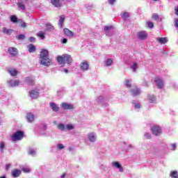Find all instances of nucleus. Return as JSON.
Returning a JSON list of instances; mask_svg holds the SVG:
<instances>
[{
  "instance_id": "nucleus-1",
  "label": "nucleus",
  "mask_w": 178,
  "mask_h": 178,
  "mask_svg": "<svg viewBox=\"0 0 178 178\" xmlns=\"http://www.w3.org/2000/svg\"><path fill=\"white\" fill-rule=\"evenodd\" d=\"M49 53L48 50L42 49L40 51L39 62L42 66H51L52 65V59L49 58L48 56Z\"/></svg>"
},
{
  "instance_id": "nucleus-2",
  "label": "nucleus",
  "mask_w": 178,
  "mask_h": 178,
  "mask_svg": "<svg viewBox=\"0 0 178 178\" xmlns=\"http://www.w3.org/2000/svg\"><path fill=\"white\" fill-rule=\"evenodd\" d=\"M57 62L60 66H65V63L67 65L72 63L73 62V58H72V56L69 54H63L62 56H58L56 57Z\"/></svg>"
},
{
  "instance_id": "nucleus-3",
  "label": "nucleus",
  "mask_w": 178,
  "mask_h": 178,
  "mask_svg": "<svg viewBox=\"0 0 178 178\" xmlns=\"http://www.w3.org/2000/svg\"><path fill=\"white\" fill-rule=\"evenodd\" d=\"M24 137V133L21 131H17L13 135V141H17L22 140Z\"/></svg>"
},
{
  "instance_id": "nucleus-4",
  "label": "nucleus",
  "mask_w": 178,
  "mask_h": 178,
  "mask_svg": "<svg viewBox=\"0 0 178 178\" xmlns=\"http://www.w3.org/2000/svg\"><path fill=\"white\" fill-rule=\"evenodd\" d=\"M87 138L90 143H95L97 138V134L95 132H90L87 134Z\"/></svg>"
},
{
  "instance_id": "nucleus-5",
  "label": "nucleus",
  "mask_w": 178,
  "mask_h": 178,
  "mask_svg": "<svg viewBox=\"0 0 178 178\" xmlns=\"http://www.w3.org/2000/svg\"><path fill=\"white\" fill-rule=\"evenodd\" d=\"M151 130L154 136H161V134H162V130L161 129V127L156 125L153 126Z\"/></svg>"
},
{
  "instance_id": "nucleus-6",
  "label": "nucleus",
  "mask_w": 178,
  "mask_h": 178,
  "mask_svg": "<svg viewBox=\"0 0 178 178\" xmlns=\"http://www.w3.org/2000/svg\"><path fill=\"white\" fill-rule=\"evenodd\" d=\"M8 83L9 87H19V86H22V82L19 80H10Z\"/></svg>"
},
{
  "instance_id": "nucleus-7",
  "label": "nucleus",
  "mask_w": 178,
  "mask_h": 178,
  "mask_svg": "<svg viewBox=\"0 0 178 178\" xmlns=\"http://www.w3.org/2000/svg\"><path fill=\"white\" fill-rule=\"evenodd\" d=\"M154 82L156 83V87H158V88H163L164 87L163 81L161 78L159 77L155 78Z\"/></svg>"
},
{
  "instance_id": "nucleus-8",
  "label": "nucleus",
  "mask_w": 178,
  "mask_h": 178,
  "mask_svg": "<svg viewBox=\"0 0 178 178\" xmlns=\"http://www.w3.org/2000/svg\"><path fill=\"white\" fill-rule=\"evenodd\" d=\"M89 67L90 65H88V63H87L86 61H83L80 63V69L81 70H82V72H87Z\"/></svg>"
},
{
  "instance_id": "nucleus-9",
  "label": "nucleus",
  "mask_w": 178,
  "mask_h": 178,
  "mask_svg": "<svg viewBox=\"0 0 178 178\" xmlns=\"http://www.w3.org/2000/svg\"><path fill=\"white\" fill-rule=\"evenodd\" d=\"M60 106L61 108H63V109H65V111H70V109H74L73 104L67 103H61Z\"/></svg>"
},
{
  "instance_id": "nucleus-10",
  "label": "nucleus",
  "mask_w": 178,
  "mask_h": 178,
  "mask_svg": "<svg viewBox=\"0 0 178 178\" xmlns=\"http://www.w3.org/2000/svg\"><path fill=\"white\" fill-rule=\"evenodd\" d=\"M8 53L11 56H16L17 54H19V51H17V49L15 47H9L8 48Z\"/></svg>"
},
{
  "instance_id": "nucleus-11",
  "label": "nucleus",
  "mask_w": 178,
  "mask_h": 178,
  "mask_svg": "<svg viewBox=\"0 0 178 178\" xmlns=\"http://www.w3.org/2000/svg\"><path fill=\"white\" fill-rule=\"evenodd\" d=\"M138 37L139 40H145V38L148 37V35L147 34V32L142 31L140 32H138Z\"/></svg>"
},
{
  "instance_id": "nucleus-12",
  "label": "nucleus",
  "mask_w": 178,
  "mask_h": 178,
  "mask_svg": "<svg viewBox=\"0 0 178 178\" xmlns=\"http://www.w3.org/2000/svg\"><path fill=\"white\" fill-rule=\"evenodd\" d=\"M39 95L40 92H38V90H33L30 92L31 98H33V99H37Z\"/></svg>"
},
{
  "instance_id": "nucleus-13",
  "label": "nucleus",
  "mask_w": 178,
  "mask_h": 178,
  "mask_svg": "<svg viewBox=\"0 0 178 178\" xmlns=\"http://www.w3.org/2000/svg\"><path fill=\"white\" fill-rule=\"evenodd\" d=\"M112 166H113V168H116V169H119L120 172H123V167L122 166V165L120 164L119 162L118 161H113L111 163Z\"/></svg>"
},
{
  "instance_id": "nucleus-14",
  "label": "nucleus",
  "mask_w": 178,
  "mask_h": 178,
  "mask_svg": "<svg viewBox=\"0 0 178 178\" xmlns=\"http://www.w3.org/2000/svg\"><path fill=\"white\" fill-rule=\"evenodd\" d=\"M63 1V0H51V3L55 6L56 8H60Z\"/></svg>"
},
{
  "instance_id": "nucleus-15",
  "label": "nucleus",
  "mask_w": 178,
  "mask_h": 178,
  "mask_svg": "<svg viewBox=\"0 0 178 178\" xmlns=\"http://www.w3.org/2000/svg\"><path fill=\"white\" fill-rule=\"evenodd\" d=\"M34 114H33L32 113H28L26 114V120L27 122H29V123L34 122Z\"/></svg>"
},
{
  "instance_id": "nucleus-16",
  "label": "nucleus",
  "mask_w": 178,
  "mask_h": 178,
  "mask_svg": "<svg viewBox=\"0 0 178 178\" xmlns=\"http://www.w3.org/2000/svg\"><path fill=\"white\" fill-rule=\"evenodd\" d=\"M131 94L134 97H137L141 94V90L138 88H136L131 90Z\"/></svg>"
},
{
  "instance_id": "nucleus-17",
  "label": "nucleus",
  "mask_w": 178,
  "mask_h": 178,
  "mask_svg": "<svg viewBox=\"0 0 178 178\" xmlns=\"http://www.w3.org/2000/svg\"><path fill=\"white\" fill-rule=\"evenodd\" d=\"M63 32L67 37H74V33L68 29H64Z\"/></svg>"
},
{
  "instance_id": "nucleus-18",
  "label": "nucleus",
  "mask_w": 178,
  "mask_h": 178,
  "mask_svg": "<svg viewBox=\"0 0 178 178\" xmlns=\"http://www.w3.org/2000/svg\"><path fill=\"white\" fill-rule=\"evenodd\" d=\"M11 173L13 177H19V176H20V173H22V171L20 170H14Z\"/></svg>"
},
{
  "instance_id": "nucleus-19",
  "label": "nucleus",
  "mask_w": 178,
  "mask_h": 178,
  "mask_svg": "<svg viewBox=\"0 0 178 178\" xmlns=\"http://www.w3.org/2000/svg\"><path fill=\"white\" fill-rule=\"evenodd\" d=\"M156 40L158 42H159V44H166V42H168V38H157Z\"/></svg>"
},
{
  "instance_id": "nucleus-20",
  "label": "nucleus",
  "mask_w": 178,
  "mask_h": 178,
  "mask_svg": "<svg viewBox=\"0 0 178 178\" xmlns=\"http://www.w3.org/2000/svg\"><path fill=\"white\" fill-rule=\"evenodd\" d=\"M50 108H51V109H52V111H54V112L59 111V107L55 103H50Z\"/></svg>"
},
{
  "instance_id": "nucleus-21",
  "label": "nucleus",
  "mask_w": 178,
  "mask_h": 178,
  "mask_svg": "<svg viewBox=\"0 0 178 178\" xmlns=\"http://www.w3.org/2000/svg\"><path fill=\"white\" fill-rule=\"evenodd\" d=\"M148 101L150 104H154L156 101V99L155 98V96L153 95H149L147 96Z\"/></svg>"
},
{
  "instance_id": "nucleus-22",
  "label": "nucleus",
  "mask_w": 178,
  "mask_h": 178,
  "mask_svg": "<svg viewBox=\"0 0 178 178\" xmlns=\"http://www.w3.org/2000/svg\"><path fill=\"white\" fill-rule=\"evenodd\" d=\"M3 33L4 34H7V35H10V34H12V33H13V30L9 29L6 27H4V28H3Z\"/></svg>"
},
{
  "instance_id": "nucleus-23",
  "label": "nucleus",
  "mask_w": 178,
  "mask_h": 178,
  "mask_svg": "<svg viewBox=\"0 0 178 178\" xmlns=\"http://www.w3.org/2000/svg\"><path fill=\"white\" fill-rule=\"evenodd\" d=\"M63 22H65V15H60L58 22V26L60 29H62V27H63Z\"/></svg>"
},
{
  "instance_id": "nucleus-24",
  "label": "nucleus",
  "mask_w": 178,
  "mask_h": 178,
  "mask_svg": "<svg viewBox=\"0 0 178 178\" xmlns=\"http://www.w3.org/2000/svg\"><path fill=\"white\" fill-rule=\"evenodd\" d=\"M113 29V26H104V31L106 33V35H109V32Z\"/></svg>"
},
{
  "instance_id": "nucleus-25",
  "label": "nucleus",
  "mask_w": 178,
  "mask_h": 178,
  "mask_svg": "<svg viewBox=\"0 0 178 178\" xmlns=\"http://www.w3.org/2000/svg\"><path fill=\"white\" fill-rule=\"evenodd\" d=\"M46 131H47V125H43L40 129L39 133L42 136H44V134H47Z\"/></svg>"
},
{
  "instance_id": "nucleus-26",
  "label": "nucleus",
  "mask_w": 178,
  "mask_h": 178,
  "mask_svg": "<svg viewBox=\"0 0 178 178\" xmlns=\"http://www.w3.org/2000/svg\"><path fill=\"white\" fill-rule=\"evenodd\" d=\"M8 73L10 74V76H17V70H16L15 69L9 70Z\"/></svg>"
},
{
  "instance_id": "nucleus-27",
  "label": "nucleus",
  "mask_w": 178,
  "mask_h": 178,
  "mask_svg": "<svg viewBox=\"0 0 178 178\" xmlns=\"http://www.w3.org/2000/svg\"><path fill=\"white\" fill-rule=\"evenodd\" d=\"M28 50L29 52L31 53V52H35V46L33 45V44H29L28 46Z\"/></svg>"
},
{
  "instance_id": "nucleus-28",
  "label": "nucleus",
  "mask_w": 178,
  "mask_h": 178,
  "mask_svg": "<svg viewBox=\"0 0 178 178\" xmlns=\"http://www.w3.org/2000/svg\"><path fill=\"white\" fill-rule=\"evenodd\" d=\"M18 8H19V9H21V10H26V6L24 5L23 3L22 2H18L17 3Z\"/></svg>"
},
{
  "instance_id": "nucleus-29",
  "label": "nucleus",
  "mask_w": 178,
  "mask_h": 178,
  "mask_svg": "<svg viewBox=\"0 0 178 178\" xmlns=\"http://www.w3.org/2000/svg\"><path fill=\"white\" fill-rule=\"evenodd\" d=\"M26 83H27V84H33L34 83V79L29 76L26 78Z\"/></svg>"
},
{
  "instance_id": "nucleus-30",
  "label": "nucleus",
  "mask_w": 178,
  "mask_h": 178,
  "mask_svg": "<svg viewBox=\"0 0 178 178\" xmlns=\"http://www.w3.org/2000/svg\"><path fill=\"white\" fill-rule=\"evenodd\" d=\"M125 85L127 88H130L131 87V80L126 79L125 80Z\"/></svg>"
},
{
  "instance_id": "nucleus-31",
  "label": "nucleus",
  "mask_w": 178,
  "mask_h": 178,
  "mask_svg": "<svg viewBox=\"0 0 178 178\" xmlns=\"http://www.w3.org/2000/svg\"><path fill=\"white\" fill-rule=\"evenodd\" d=\"M170 177L172 178H178V172H177V171H172L170 172Z\"/></svg>"
},
{
  "instance_id": "nucleus-32",
  "label": "nucleus",
  "mask_w": 178,
  "mask_h": 178,
  "mask_svg": "<svg viewBox=\"0 0 178 178\" xmlns=\"http://www.w3.org/2000/svg\"><path fill=\"white\" fill-rule=\"evenodd\" d=\"M113 63V59L108 58L106 60V66H111Z\"/></svg>"
},
{
  "instance_id": "nucleus-33",
  "label": "nucleus",
  "mask_w": 178,
  "mask_h": 178,
  "mask_svg": "<svg viewBox=\"0 0 178 178\" xmlns=\"http://www.w3.org/2000/svg\"><path fill=\"white\" fill-rule=\"evenodd\" d=\"M46 27L47 31H54V26H52L51 24H47Z\"/></svg>"
},
{
  "instance_id": "nucleus-34",
  "label": "nucleus",
  "mask_w": 178,
  "mask_h": 178,
  "mask_svg": "<svg viewBox=\"0 0 178 178\" xmlns=\"http://www.w3.org/2000/svg\"><path fill=\"white\" fill-rule=\"evenodd\" d=\"M10 21L13 22V23H17V17H16V15H12L10 17Z\"/></svg>"
},
{
  "instance_id": "nucleus-35",
  "label": "nucleus",
  "mask_w": 178,
  "mask_h": 178,
  "mask_svg": "<svg viewBox=\"0 0 178 178\" xmlns=\"http://www.w3.org/2000/svg\"><path fill=\"white\" fill-rule=\"evenodd\" d=\"M38 37H40V38H42V40H44V38H45V33L44 32H39L38 33Z\"/></svg>"
},
{
  "instance_id": "nucleus-36",
  "label": "nucleus",
  "mask_w": 178,
  "mask_h": 178,
  "mask_svg": "<svg viewBox=\"0 0 178 178\" xmlns=\"http://www.w3.org/2000/svg\"><path fill=\"white\" fill-rule=\"evenodd\" d=\"M58 129H59V130H61L62 131H65V124H59L58 125Z\"/></svg>"
},
{
  "instance_id": "nucleus-37",
  "label": "nucleus",
  "mask_w": 178,
  "mask_h": 178,
  "mask_svg": "<svg viewBox=\"0 0 178 178\" xmlns=\"http://www.w3.org/2000/svg\"><path fill=\"white\" fill-rule=\"evenodd\" d=\"M122 16L123 19H129V17H130V14H129V13H123Z\"/></svg>"
},
{
  "instance_id": "nucleus-38",
  "label": "nucleus",
  "mask_w": 178,
  "mask_h": 178,
  "mask_svg": "<svg viewBox=\"0 0 178 178\" xmlns=\"http://www.w3.org/2000/svg\"><path fill=\"white\" fill-rule=\"evenodd\" d=\"M19 26L20 27H22V29H26V27H27V24L26 22H24L23 21H21L19 22Z\"/></svg>"
},
{
  "instance_id": "nucleus-39",
  "label": "nucleus",
  "mask_w": 178,
  "mask_h": 178,
  "mask_svg": "<svg viewBox=\"0 0 178 178\" xmlns=\"http://www.w3.org/2000/svg\"><path fill=\"white\" fill-rule=\"evenodd\" d=\"M138 66L137 65V63H134L131 66V69L133 70V72H136V70H137Z\"/></svg>"
},
{
  "instance_id": "nucleus-40",
  "label": "nucleus",
  "mask_w": 178,
  "mask_h": 178,
  "mask_svg": "<svg viewBox=\"0 0 178 178\" xmlns=\"http://www.w3.org/2000/svg\"><path fill=\"white\" fill-rule=\"evenodd\" d=\"M17 40H24L26 36L24 34H20L16 36Z\"/></svg>"
},
{
  "instance_id": "nucleus-41",
  "label": "nucleus",
  "mask_w": 178,
  "mask_h": 178,
  "mask_svg": "<svg viewBox=\"0 0 178 178\" xmlns=\"http://www.w3.org/2000/svg\"><path fill=\"white\" fill-rule=\"evenodd\" d=\"M22 170L24 173H30L31 170L30 168H27V167H23L22 168Z\"/></svg>"
},
{
  "instance_id": "nucleus-42",
  "label": "nucleus",
  "mask_w": 178,
  "mask_h": 178,
  "mask_svg": "<svg viewBox=\"0 0 178 178\" xmlns=\"http://www.w3.org/2000/svg\"><path fill=\"white\" fill-rule=\"evenodd\" d=\"M29 155L34 156V155H35V150L31 149L29 150Z\"/></svg>"
},
{
  "instance_id": "nucleus-43",
  "label": "nucleus",
  "mask_w": 178,
  "mask_h": 178,
  "mask_svg": "<svg viewBox=\"0 0 178 178\" xmlns=\"http://www.w3.org/2000/svg\"><path fill=\"white\" fill-rule=\"evenodd\" d=\"M3 148H5V143L1 142L0 143V149L1 152H3Z\"/></svg>"
},
{
  "instance_id": "nucleus-44",
  "label": "nucleus",
  "mask_w": 178,
  "mask_h": 178,
  "mask_svg": "<svg viewBox=\"0 0 178 178\" xmlns=\"http://www.w3.org/2000/svg\"><path fill=\"white\" fill-rule=\"evenodd\" d=\"M65 127L67 129V130H73L74 129V127H73L72 124H67Z\"/></svg>"
},
{
  "instance_id": "nucleus-45",
  "label": "nucleus",
  "mask_w": 178,
  "mask_h": 178,
  "mask_svg": "<svg viewBox=\"0 0 178 178\" xmlns=\"http://www.w3.org/2000/svg\"><path fill=\"white\" fill-rule=\"evenodd\" d=\"M58 149H63L65 146L62 143H59L57 145Z\"/></svg>"
},
{
  "instance_id": "nucleus-46",
  "label": "nucleus",
  "mask_w": 178,
  "mask_h": 178,
  "mask_svg": "<svg viewBox=\"0 0 178 178\" xmlns=\"http://www.w3.org/2000/svg\"><path fill=\"white\" fill-rule=\"evenodd\" d=\"M152 18L154 20H159V15H158V14H153L152 15Z\"/></svg>"
},
{
  "instance_id": "nucleus-47",
  "label": "nucleus",
  "mask_w": 178,
  "mask_h": 178,
  "mask_svg": "<svg viewBox=\"0 0 178 178\" xmlns=\"http://www.w3.org/2000/svg\"><path fill=\"white\" fill-rule=\"evenodd\" d=\"M149 29H153L154 28V23H152V22H148L147 23Z\"/></svg>"
},
{
  "instance_id": "nucleus-48",
  "label": "nucleus",
  "mask_w": 178,
  "mask_h": 178,
  "mask_svg": "<svg viewBox=\"0 0 178 178\" xmlns=\"http://www.w3.org/2000/svg\"><path fill=\"white\" fill-rule=\"evenodd\" d=\"M134 108L136 109H140L141 108V104H140V103H135Z\"/></svg>"
},
{
  "instance_id": "nucleus-49",
  "label": "nucleus",
  "mask_w": 178,
  "mask_h": 178,
  "mask_svg": "<svg viewBox=\"0 0 178 178\" xmlns=\"http://www.w3.org/2000/svg\"><path fill=\"white\" fill-rule=\"evenodd\" d=\"M144 136L145 138H147V140H149V138H151V134L149 133H145Z\"/></svg>"
},
{
  "instance_id": "nucleus-50",
  "label": "nucleus",
  "mask_w": 178,
  "mask_h": 178,
  "mask_svg": "<svg viewBox=\"0 0 178 178\" xmlns=\"http://www.w3.org/2000/svg\"><path fill=\"white\" fill-rule=\"evenodd\" d=\"M171 147V149H172V151H175L176 149V143H172L170 145Z\"/></svg>"
},
{
  "instance_id": "nucleus-51",
  "label": "nucleus",
  "mask_w": 178,
  "mask_h": 178,
  "mask_svg": "<svg viewBox=\"0 0 178 178\" xmlns=\"http://www.w3.org/2000/svg\"><path fill=\"white\" fill-rule=\"evenodd\" d=\"M134 148V146H133L132 145H128L125 147L126 149H133Z\"/></svg>"
},
{
  "instance_id": "nucleus-52",
  "label": "nucleus",
  "mask_w": 178,
  "mask_h": 178,
  "mask_svg": "<svg viewBox=\"0 0 178 178\" xmlns=\"http://www.w3.org/2000/svg\"><path fill=\"white\" fill-rule=\"evenodd\" d=\"M29 41H30L31 42H35V38H34V37H30V38H29Z\"/></svg>"
},
{
  "instance_id": "nucleus-53",
  "label": "nucleus",
  "mask_w": 178,
  "mask_h": 178,
  "mask_svg": "<svg viewBox=\"0 0 178 178\" xmlns=\"http://www.w3.org/2000/svg\"><path fill=\"white\" fill-rule=\"evenodd\" d=\"M104 100V97L100 96L97 98V102H101Z\"/></svg>"
},
{
  "instance_id": "nucleus-54",
  "label": "nucleus",
  "mask_w": 178,
  "mask_h": 178,
  "mask_svg": "<svg viewBox=\"0 0 178 178\" xmlns=\"http://www.w3.org/2000/svg\"><path fill=\"white\" fill-rule=\"evenodd\" d=\"M12 166V164L8 163L6 165V170H9V168Z\"/></svg>"
},
{
  "instance_id": "nucleus-55",
  "label": "nucleus",
  "mask_w": 178,
  "mask_h": 178,
  "mask_svg": "<svg viewBox=\"0 0 178 178\" xmlns=\"http://www.w3.org/2000/svg\"><path fill=\"white\" fill-rule=\"evenodd\" d=\"M61 42H62V44H67V39H66V38H63V39L61 40Z\"/></svg>"
},
{
  "instance_id": "nucleus-56",
  "label": "nucleus",
  "mask_w": 178,
  "mask_h": 178,
  "mask_svg": "<svg viewBox=\"0 0 178 178\" xmlns=\"http://www.w3.org/2000/svg\"><path fill=\"white\" fill-rule=\"evenodd\" d=\"M108 1L110 5H113V3H115V2L116 1V0H108Z\"/></svg>"
},
{
  "instance_id": "nucleus-57",
  "label": "nucleus",
  "mask_w": 178,
  "mask_h": 178,
  "mask_svg": "<svg viewBox=\"0 0 178 178\" xmlns=\"http://www.w3.org/2000/svg\"><path fill=\"white\" fill-rule=\"evenodd\" d=\"M175 27L178 28V19H175Z\"/></svg>"
},
{
  "instance_id": "nucleus-58",
  "label": "nucleus",
  "mask_w": 178,
  "mask_h": 178,
  "mask_svg": "<svg viewBox=\"0 0 178 178\" xmlns=\"http://www.w3.org/2000/svg\"><path fill=\"white\" fill-rule=\"evenodd\" d=\"M175 15H177V16H178V6L177 7H175Z\"/></svg>"
},
{
  "instance_id": "nucleus-59",
  "label": "nucleus",
  "mask_w": 178,
  "mask_h": 178,
  "mask_svg": "<svg viewBox=\"0 0 178 178\" xmlns=\"http://www.w3.org/2000/svg\"><path fill=\"white\" fill-rule=\"evenodd\" d=\"M65 177H66V174H65V173L63 174V175L60 176V178H65Z\"/></svg>"
},
{
  "instance_id": "nucleus-60",
  "label": "nucleus",
  "mask_w": 178,
  "mask_h": 178,
  "mask_svg": "<svg viewBox=\"0 0 178 178\" xmlns=\"http://www.w3.org/2000/svg\"><path fill=\"white\" fill-rule=\"evenodd\" d=\"M86 8L87 9H91L92 8V6H88Z\"/></svg>"
},
{
  "instance_id": "nucleus-61",
  "label": "nucleus",
  "mask_w": 178,
  "mask_h": 178,
  "mask_svg": "<svg viewBox=\"0 0 178 178\" xmlns=\"http://www.w3.org/2000/svg\"><path fill=\"white\" fill-rule=\"evenodd\" d=\"M63 70H64L65 73H69V71H67V69H64Z\"/></svg>"
},
{
  "instance_id": "nucleus-62",
  "label": "nucleus",
  "mask_w": 178,
  "mask_h": 178,
  "mask_svg": "<svg viewBox=\"0 0 178 178\" xmlns=\"http://www.w3.org/2000/svg\"><path fill=\"white\" fill-rule=\"evenodd\" d=\"M0 178H6V177H0Z\"/></svg>"
},
{
  "instance_id": "nucleus-63",
  "label": "nucleus",
  "mask_w": 178,
  "mask_h": 178,
  "mask_svg": "<svg viewBox=\"0 0 178 178\" xmlns=\"http://www.w3.org/2000/svg\"><path fill=\"white\" fill-rule=\"evenodd\" d=\"M124 144L126 145V142H124Z\"/></svg>"
},
{
  "instance_id": "nucleus-64",
  "label": "nucleus",
  "mask_w": 178,
  "mask_h": 178,
  "mask_svg": "<svg viewBox=\"0 0 178 178\" xmlns=\"http://www.w3.org/2000/svg\"><path fill=\"white\" fill-rule=\"evenodd\" d=\"M154 1H158V0H154Z\"/></svg>"
}]
</instances>
